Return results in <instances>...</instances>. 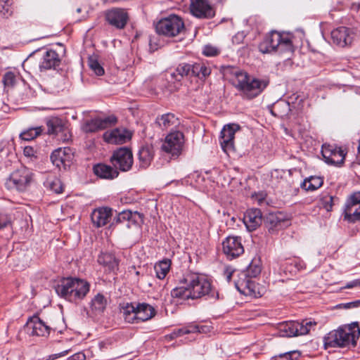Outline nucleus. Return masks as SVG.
<instances>
[{"label":"nucleus","mask_w":360,"mask_h":360,"mask_svg":"<svg viewBox=\"0 0 360 360\" xmlns=\"http://www.w3.org/2000/svg\"><path fill=\"white\" fill-rule=\"evenodd\" d=\"M172 297L182 300L198 299L217 300L219 293L213 287L211 281L207 277L196 273L186 274L179 282L178 286L171 291Z\"/></svg>","instance_id":"1"},{"label":"nucleus","mask_w":360,"mask_h":360,"mask_svg":"<svg viewBox=\"0 0 360 360\" xmlns=\"http://www.w3.org/2000/svg\"><path fill=\"white\" fill-rule=\"evenodd\" d=\"M223 74L240 92V96L249 100L260 95L269 84V79L252 77L238 67H224Z\"/></svg>","instance_id":"2"},{"label":"nucleus","mask_w":360,"mask_h":360,"mask_svg":"<svg viewBox=\"0 0 360 360\" xmlns=\"http://www.w3.org/2000/svg\"><path fill=\"white\" fill-rule=\"evenodd\" d=\"M359 337L360 327L358 322L344 324L323 336V347L324 349L354 348Z\"/></svg>","instance_id":"3"},{"label":"nucleus","mask_w":360,"mask_h":360,"mask_svg":"<svg viewBox=\"0 0 360 360\" xmlns=\"http://www.w3.org/2000/svg\"><path fill=\"white\" fill-rule=\"evenodd\" d=\"M89 290L88 281L72 277L63 278L56 287V292L59 296L73 302L83 300Z\"/></svg>","instance_id":"4"},{"label":"nucleus","mask_w":360,"mask_h":360,"mask_svg":"<svg viewBox=\"0 0 360 360\" xmlns=\"http://www.w3.org/2000/svg\"><path fill=\"white\" fill-rule=\"evenodd\" d=\"M291 38V36L287 33L271 31L260 42L259 50L262 53H292L294 51V46Z\"/></svg>","instance_id":"5"},{"label":"nucleus","mask_w":360,"mask_h":360,"mask_svg":"<svg viewBox=\"0 0 360 360\" xmlns=\"http://www.w3.org/2000/svg\"><path fill=\"white\" fill-rule=\"evenodd\" d=\"M319 322L311 319H304L302 321H288L280 323L278 329L281 336L292 338L305 335L316 329Z\"/></svg>","instance_id":"6"},{"label":"nucleus","mask_w":360,"mask_h":360,"mask_svg":"<svg viewBox=\"0 0 360 360\" xmlns=\"http://www.w3.org/2000/svg\"><path fill=\"white\" fill-rule=\"evenodd\" d=\"M185 29L182 18L176 15H169L162 18L155 25L156 32L167 37H174Z\"/></svg>","instance_id":"7"},{"label":"nucleus","mask_w":360,"mask_h":360,"mask_svg":"<svg viewBox=\"0 0 360 360\" xmlns=\"http://www.w3.org/2000/svg\"><path fill=\"white\" fill-rule=\"evenodd\" d=\"M32 179V171L26 167H20L11 174L6 181V186L8 189L23 192L30 186Z\"/></svg>","instance_id":"8"},{"label":"nucleus","mask_w":360,"mask_h":360,"mask_svg":"<svg viewBox=\"0 0 360 360\" xmlns=\"http://www.w3.org/2000/svg\"><path fill=\"white\" fill-rule=\"evenodd\" d=\"M47 133L49 135H55L59 141H68L71 138L70 131L67 123L63 119L58 117H52L46 122Z\"/></svg>","instance_id":"9"},{"label":"nucleus","mask_w":360,"mask_h":360,"mask_svg":"<svg viewBox=\"0 0 360 360\" xmlns=\"http://www.w3.org/2000/svg\"><path fill=\"white\" fill-rule=\"evenodd\" d=\"M110 160L112 166L117 170L127 172L133 165V154L127 148H120L113 152Z\"/></svg>","instance_id":"10"},{"label":"nucleus","mask_w":360,"mask_h":360,"mask_svg":"<svg viewBox=\"0 0 360 360\" xmlns=\"http://www.w3.org/2000/svg\"><path fill=\"white\" fill-rule=\"evenodd\" d=\"M343 216L344 220L350 223L360 221V191L348 196L344 206Z\"/></svg>","instance_id":"11"},{"label":"nucleus","mask_w":360,"mask_h":360,"mask_svg":"<svg viewBox=\"0 0 360 360\" xmlns=\"http://www.w3.org/2000/svg\"><path fill=\"white\" fill-rule=\"evenodd\" d=\"M120 313L123 315L143 314L145 315H155L156 311L153 306L146 302L122 301L118 306Z\"/></svg>","instance_id":"12"},{"label":"nucleus","mask_w":360,"mask_h":360,"mask_svg":"<svg viewBox=\"0 0 360 360\" xmlns=\"http://www.w3.org/2000/svg\"><path fill=\"white\" fill-rule=\"evenodd\" d=\"M321 154L328 165L341 166L344 163L346 153L345 150L335 145L323 144Z\"/></svg>","instance_id":"13"},{"label":"nucleus","mask_w":360,"mask_h":360,"mask_svg":"<svg viewBox=\"0 0 360 360\" xmlns=\"http://www.w3.org/2000/svg\"><path fill=\"white\" fill-rule=\"evenodd\" d=\"M184 136L179 131L169 133L165 138L162 149L172 156H179L181 152Z\"/></svg>","instance_id":"14"},{"label":"nucleus","mask_w":360,"mask_h":360,"mask_svg":"<svg viewBox=\"0 0 360 360\" xmlns=\"http://www.w3.org/2000/svg\"><path fill=\"white\" fill-rule=\"evenodd\" d=\"M239 129L240 126L234 123L226 124L221 129L219 136V143L221 149L226 154H229V153L235 150V134Z\"/></svg>","instance_id":"15"},{"label":"nucleus","mask_w":360,"mask_h":360,"mask_svg":"<svg viewBox=\"0 0 360 360\" xmlns=\"http://www.w3.org/2000/svg\"><path fill=\"white\" fill-rule=\"evenodd\" d=\"M117 122V117L110 115L105 117H96L86 120L82 125V129L85 133H93L115 125Z\"/></svg>","instance_id":"16"},{"label":"nucleus","mask_w":360,"mask_h":360,"mask_svg":"<svg viewBox=\"0 0 360 360\" xmlns=\"http://www.w3.org/2000/svg\"><path fill=\"white\" fill-rule=\"evenodd\" d=\"M24 330L30 336L46 337L49 335L51 327L41 321L39 316H29Z\"/></svg>","instance_id":"17"},{"label":"nucleus","mask_w":360,"mask_h":360,"mask_svg":"<svg viewBox=\"0 0 360 360\" xmlns=\"http://www.w3.org/2000/svg\"><path fill=\"white\" fill-rule=\"evenodd\" d=\"M222 250L228 259H233L244 252L241 238L238 236H228L222 242Z\"/></svg>","instance_id":"18"},{"label":"nucleus","mask_w":360,"mask_h":360,"mask_svg":"<svg viewBox=\"0 0 360 360\" xmlns=\"http://www.w3.org/2000/svg\"><path fill=\"white\" fill-rule=\"evenodd\" d=\"M190 11L198 18H212L215 15L208 0H191Z\"/></svg>","instance_id":"19"},{"label":"nucleus","mask_w":360,"mask_h":360,"mask_svg":"<svg viewBox=\"0 0 360 360\" xmlns=\"http://www.w3.org/2000/svg\"><path fill=\"white\" fill-rule=\"evenodd\" d=\"M105 20L112 26L117 29H123L129 20L127 12L123 8H115L105 12Z\"/></svg>","instance_id":"20"},{"label":"nucleus","mask_w":360,"mask_h":360,"mask_svg":"<svg viewBox=\"0 0 360 360\" xmlns=\"http://www.w3.org/2000/svg\"><path fill=\"white\" fill-rule=\"evenodd\" d=\"M354 32L347 27H339L331 32L333 42L340 47L350 45L353 41Z\"/></svg>","instance_id":"21"},{"label":"nucleus","mask_w":360,"mask_h":360,"mask_svg":"<svg viewBox=\"0 0 360 360\" xmlns=\"http://www.w3.org/2000/svg\"><path fill=\"white\" fill-rule=\"evenodd\" d=\"M116 223L127 221V226L131 228L132 226H140L143 223L144 215L138 211L124 210L119 212L114 219Z\"/></svg>","instance_id":"22"},{"label":"nucleus","mask_w":360,"mask_h":360,"mask_svg":"<svg viewBox=\"0 0 360 360\" xmlns=\"http://www.w3.org/2000/svg\"><path fill=\"white\" fill-rule=\"evenodd\" d=\"M131 138V132L126 129L116 128L103 134V139L110 144H123Z\"/></svg>","instance_id":"23"},{"label":"nucleus","mask_w":360,"mask_h":360,"mask_svg":"<svg viewBox=\"0 0 360 360\" xmlns=\"http://www.w3.org/2000/svg\"><path fill=\"white\" fill-rule=\"evenodd\" d=\"M71 150L70 148H59L53 150L51 155L52 163L59 169L69 167L71 162Z\"/></svg>","instance_id":"24"},{"label":"nucleus","mask_w":360,"mask_h":360,"mask_svg":"<svg viewBox=\"0 0 360 360\" xmlns=\"http://www.w3.org/2000/svg\"><path fill=\"white\" fill-rule=\"evenodd\" d=\"M262 222V214L258 208H250L243 215V223L249 231L256 230Z\"/></svg>","instance_id":"25"},{"label":"nucleus","mask_w":360,"mask_h":360,"mask_svg":"<svg viewBox=\"0 0 360 360\" xmlns=\"http://www.w3.org/2000/svg\"><path fill=\"white\" fill-rule=\"evenodd\" d=\"M61 59L58 53L53 49H47L42 56L41 60L39 63V69L41 71L56 69L60 64Z\"/></svg>","instance_id":"26"},{"label":"nucleus","mask_w":360,"mask_h":360,"mask_svg":"<svg viewBox=\"0 0 360 360\" xmlns=\"http://www.w3.org/2000/svg\"><path fill=\"white\" fill-rule=\"evenodd\" d=\"M286 224L287 221L281 212L269 213L265 219V226L271 233L283 229Z\"/></svg>","instance_id":"27"},{"label":"nucleus","mask_w":360,"mask_h":360,"mask_svg":"<svg viewBox=\"0 0 360 360\" xmlns=\"http://www.w3.org/2000/svg\"><path fill=\"white\" fill-rule=\"evenodd\" d=\"M112 210L110 207H103L95 209L91 214V221L97 228L108 224L112 217Z\"/></svg>","instance_id":"28"},{"label":"nucleus","mask_w":360,"mask_h":360,"mask_svg":"<svg viewBox=\"0 0 360 360\" xmlns=\"http://www.w3.org/2000/svg\"><path fill=\"white\" fill-rule=\"evenodd\" d=\"M94 174L98 178L107 180H112L119 175V171L114 166L105 163H98L93 167Z\"/></svg>","instance_id":"29"},{"label":"nucleus","mask_w":360,"mask_h":360,"mask_svg":"<svg viewBox=\"0 0 360 360\" xmlns=\"http://www.w3.org/2000/svg\"><path fill=\"white\" fill-rule=\"evenodd\" d=\"M99 264L103 266L105 271L115 273L119 268V261L112 253L101 252L97 259Z\"/></svg>","instance_id":"30"},{"label":"nucleus","mask_w":360,"mask_h":360,"mask_svg":"<svg viewBox=\"0 0 360 360\" xmlns=\"http://www.w3.org/2000/svg\"><path fill=\"white\" fill-rule=\"evenodd\" d=\"M139 160L140 167L143 168L148 167L153 158V148L149 145L143 146L139 150Z\"/></svg>","instance_id":"31"},{"label":"nucleus","mask_w":360,"mask_h":360,"mask_svg":"<svg viewBox=\"0 0 360 360\" xmlns=\"http://www.w3.org/2000/svg\"><path fill=\"white\" fill-rule=\"evenodd\" d=\"M290 110L289 102L285 100H279L273 105L271 113L275 117L284 118L288 116Z\"/></svg>","instance_id":"32"},{"label":"nucleus","mask_w":360,"mask_h":360,"mask_svg":"<svg viewBox=\"0 0 360 360\" xmlns=\"http://www.w3.org/2000/svg\"><path fill=\"white\" fill-rule=\"evenodd\" d=\"M104 318H116L118 321L117 325L120 328H126L127 324H137L139 323L147 321L151 319L153 316H146L142 318L141 316H103Z\"/></svg>","instance_id":"33"},{"label":"nucleus","mask_w":360,"mask_h":360,"mask_svg":"<svg viewBox=\"0 0 360 360\" xmlns=\"http://www.w3.org/2000/svg\"><path fill=\"white\" fill-rule=\"evenodd\" d=\"M108 304L107 298L102 293L96 294L91 300L90 307L92 312L101 314L104 311Z\"/></svg>","instance_id":"34"},{"label":"nucleus","mask_w":360,"mask_h":360,"mask_svg":"<svg viewBox=\"0 0 360 360\" xmlns=\"http://www.w3.org/2000/svg\"><path fill=\"white\" fill-rule=\"evenodd\" d=\"M155 123L162 129L166 130L178 124V119L172 113H166L158 117Z\"/></svg>","instance_id":"35"},{"label":"nucleus","mask_w":360,"mask_h":360,"mask_svg":"<svg viewBox=\"0 0 360 360\" xmlns=\"http://www.w3.org/2000/svg\"><path fill=\"white\" fill-rule=\"evenodd\" d=\"M211 70L203 63H191V75L199 79H204L210 75Z\"/></svg>","instance_id":"36"},{"label":"nucleus","mask_w":360,"mask_h":360,"mask_svg":"<svg viewBox=\"0 0 360 360\" xmlns=\"http://www.w3.org/2000/svg\"><path fill=\"white\" fill-rule=\"evenodd\" d=\"M170 266L171 260L169 259H163L156 263L154 266V269L157 278L164 279L169 271Z\"/></svg>","instance_id":"37"},{"label":"nucleus","mask_w":360,"mask_h":360,"mask_svg":"<svg viewBox=\"0 0 360 360\" xmlns=\"http://www.w3.org/2000/svg\"><path fill=\"white\" fill-rule=\"evenodd\" d=\"M44 131V128L41 126L30 127L24 130L20 134L21 139L25 141H32L36 137L39 136Z\"/></svg>","instance_id":"38"},{"label":"nucleus","mask_w":360,"mask_h":360,"mask_svg":"<svg viewBox=\"0 0 360 360\" xmlns=\"http://www.w3.org/2000/svg\"><path fill=\"white\" fill-rule=\"evenodd\" d=\"M262 266L259 259L254 258L246 269V276L250 278H255L260 274Z\"/></svg>","instance_id":"39"},{"label":"nucleus","mask_w":360,"mask_h":360,"mask_svg":"<svg viewBox=\"0 0 360 360\" xmlns=\"http://www.w3.org/2000/svg\"><path fill=\"white\" fill-rule=\"evenodd\" d=\"M323 184V180L318 176H310L305 179L302 184V188L307 191H315Z\"/></svg>","instance_id":"40"},{"label":"nucleus","mask_w":360,"mask_h":360,"mask_svg":"<svg viewBox=\"0 0 360 360\" xmlns=\"http://www.w3.org/2000/svg\"><path fill=\"white\" fill-rule=\"evenodd\" d=\"M338 201V198L329 194H324L320 199L321 206L327 212H330L335 202Z\"/></svg>","instance_id":"41"},{"label":"nucleus","mask_w":360,"mask_h":360,"mask_svg":"<svg viewBox=\"0 0 360 360\" xmlns=\"http://www.w3.org/2000/svg\"><path fill=\"white\" fill-rule=\"evenodd\" d=\"M190 333H192L191 323L181 328L174 329L171 333L167 335L165 338L169 340H172L175 338Z\"/></svg>","instance_id":"42"},{"label":"nucleus","mask_w":360,"mask_h":360,"mask_svg":"<svg viewBox=\"0 0 360 360\" xmlns=\"http://www.w3.org/2000/svg\"><path fill=\"white\" fill-rule=\"evenodd\" d=\"M192 333H209L214 329L212 325H205L197 323H191Z\"/></svg>","instance_id":"43"},{"label":"nucleus","mask_w":360,"mask_h":360,"mask_svg":"<svg viewBox=\"0 0 360 360\" xmlns=\"http://www.w3.org/2000/svg\"><path fill=\"white\" fill-rule=\"evenodd\" d=\"M176 72H178L181 79L184 77H191V63H180L176 68Z\"/></svg>","instance_id":"44"},{"label":"nucleus","mask_w":360,"mask_h":360,"mask_svg":"<svg viewBox=\"0 0 360 360\" xmlns=\"http://www.w3.org/2000/svg\"><path fill=\"white\" fill-rule=\"evenodd\" d=\"M89 65L91 70H93L94 72L98 76H101L105 72L103 68L96 59L89 58Z\"/></svg>","instance_id":"45"},{"label":"nucleus","mask_w":360,"mask_h":360,"mask_svg":"<svg viewBox=\"0 0 360 360\" xmlns=\"http://www.w3.org/2000/svg\"><path fill=\"white\" fill-rule=\"evenodd\" d=\"M277 356L284 360H297L301 356V352L298 350L290 351L279 354Z\"/></svg>","instance_id":"46"},{"label":"nucleus","mask_w":360,"mask_h":360,"mask_svg":"<svg viewBox=\"0 0 360 360\" xmlns=\"http://www.w3.org/2000/svg\"><path fill=\"white\" fill-rule=\"evenodd\" d=\"M3 82L6 87H12L15 83V75L12 72H6L3 77Z\"/></svg>","instance_id":"47"},{"label":"nucleus","mask_w":360,"mask_h":360,"mask_svg":"<svg viewBox=\"0 0 360 360\" xmlns=\"http://www.w3.org/2000/svg\"><path fill=\"white\" fill-rule=\"evenodd\" d=\"M178 73L176 68L169 70L166 75L168 82L179 84L182 79Z\"/></svg>","instance_id":"48"},{"label":"nucleus","mask_w":360,"mask_h":360,"mask_svg":"<svg viewBox=\"0 0 360 360\" xmlns=\"http://www.w3.org/2000/svg\"><path fill=\"white\" fill-rule=\"evenodd\" d=\"M236 288L243 293H247L245 289L248 290L249 292L252 291V287L254 285V283L250 281L249 279H247L243 281L240 285L236 283Z\"/></svg>","instance_id":"49"},{"label":"nucleus","mask_w":360,"mask_h":360,"mask_svg":"<svg viewBox=\"0 0 360 360\" xmlns=\"http://www.w3.org/2000/svg\"><path fill=\"white\" fill-rule=\"evenodd\" d=\"M202 53L208 57L215 56L219 53V50L212 45H205L203 47Z\"/></svg>","instance_id":"50"},{"label":"nucleus","mask_w":360,"mask_h":360,"mask_svg":"<svg viewBox=\"0 0 360 360\" xmlns=\"http://www.w3.org/2000/svg\"><path fill=\"white\" fill-rule=\"evenodd\" d=\"M102 319L101 320V323L103 325L104 328H119L117 326V323L118 321L116 318H104L103 316H101Z\"/></svg>","instance_id":"51"},{"label":"nucleus","mask_w":360,"mask_h":360,"mask_svg":"<svg viewBox=\"0 0 360 360\" xmlns=\"http://www.w3.org/2000/svg\"><path fill=\"white\" fill-rule=\"evenodd\" d=\"M49 186L51 191L56 193H61L63 192V186L59 179H54L49 183Z\"/></svg>","instance_id":"52"},{"label":"nucleus","mask_w":360,"mask_h":360,"mask_svg":"<svg viewBox=\"0 0 360 360\" xmlns=\"http://www.w3.org/2000/svg\"><path fill=\"white\" fill-rule=\"evenodd\" d=\"M359 306H360V300L350 302L339 304L335 305L333 308L348 309H351V308H356Z\"/></svg>","instance_id":"53"},{"label":"nucleus","mask_w":360,"mask_h":360,"mask_svg":"<svg viewBox=\"0 0 360 360\" xmlns=\"http://www.w3.org/2000/svg\"><path fill=\"white\" fill-rule=\"evenodd\" d=\"M0 12L4 15H11V11L10 8V6L8 5V1L0 0Z\"/></svg>","instance_id":"54"},{"label":"nucleus","mask_w":360,"mask_h":360,"mask_svg":"<svg viewBox=\"0 0 360 360\" xmlns=\"http://www.w3.org/2000/svg\"><path fill=\"white\" fill-rule=\"evenodd\" d=\"M86 355L83 352H79L70 356L68 360H85Z\"/></svg>","instance_id":"55"},{"label":"nucleus","mask_w":360,"mask_h":360,"mask_svg":"<svg viewBox=\"0 0 360 360\" xmlns=\"http://www.w3.org/2000/svg\"><path fill=\"white\" fill-rule=\"evenodd\" d=\"M360 286V279H356L353 280L352 281H349L347 283V284L342 287V289H350L354 287H359Z\"/></svg>","instance_id":"56"},{"label":"nucleus","mask_w":360,"mask_h":360,"mask_svg":"<svg viewBox=\"0 0 360 360\" xmlns=\"http://www.w3.org/2000/svg\"><path fill=\"white\" fill-rule=\"evenodd\" d=\"M8 222L9 221L6 216L0 214V229L6 227Z\"/></svg>","instance_id":"57"},{"label":"nucleus","mask_w":360,"mask_h":360,"mask_svg":"<svg viewBox=\"0 0 360 360\" xmlns=\"http://www.w3.org/2000/svg\"><path fill=\"white\" fill-rule=\"evenodd\" d=\"M111 345V341L110 340H105L104 341H101L99 342L98 346L101 350H103L104 349H107L108 346Z\"/></svg>","instance_id":"58"},{"label":"nucleus","mask_w":360,"mask_h":360,"mask_svg":"<svg viewBox=\"0 0 360 360\" xmlns=\"http://www.w3.org/2000/svg\"><path fill=\"white\" fill-rule=\"evenodd\" d=\"M233 273H234V271H231L230 269H225L224 274L226 277L227 282L231 281V277H232V275Z\"/></svg>","instance_id":"59"},{"label":"nucleus","mask_w":360,"mask_h":360,"mask_svg":"<svg viewBox=\"0 0 360 360\" xmlns=\"http://www.w3.org/2000/svg\"><path fill=\"white\" fill-rule=\"evenodd\" d=\"M24 153L26 156L33 155V149L31 147H25L24 149Z\"/></svg>","instance_id":"60"},{"label":"nucleus","mask_w":360,"mask_h":360,"mask_svg":"<svg viewBox=\"0 0 360 360\" xmlns=\"http://www.w3.org/2000/svg\"><path fill=\"white\" fill-rule=\"evenodd\" d=\"M250 327L249 325L248 324H241L238 326H236L234 328H233V329L234 330H244V329H247Z\"/></svg>","instance_id":"61"},{"label":"nucleus","mask_w":360,"mask_h":360,"mask_svg":"<svg viewBox=\"0 0 360 360\" xmlns=\"http://www.w3.org/2000/svg\"><path fill=\"white\" fill-rule=\"evenodd\" d=\"M69 350H65L58 354H56L57 356V357H60V356H63L65 355H66L68 353Z\"/></svg>","instance_id":"62"},{"label":"nucleus","mask_w":360,"mask_h":360,"mask_svg":"<svg viewBox=\"0 0 360 360\" xmlns=\"http://www.w3.org/2000/svg\"><path fill=\"white\" fill-rule=\"evenodd\" d=\"M295 266H296L298 269H300V268H302V266L300 265V264H297L296 262L295 263Z\"/></svg>","instance_id":"63"},{"label":"nucleus","mask_w":360,"mask_h":360,"mask_svg":"<svg viewBox=\"0 0 360 360\" xmlns=\"http://www.w3.org/2000/svg\"><path fill=\"white\" fill-rule=\"evenodd\" d=\"M61 320H62V321H63V323H65L64 316H63V317H62Z\"/></svg>","instance_id":"64"}]
</instances>
